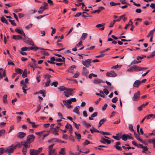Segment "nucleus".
I'll list each match as a JSON object with an SVG mask.
<instances>
[{
  "mask_svg": "<svg viewBox=\"0 0 155 155\" xmlns=\"http://www.w3.org/2000/svg\"><path fill=\"white\" fill-rule=\"evenodd\" d=\"M16 147L17 145L13 146V145H12L9 146L6 149V150H5V153H12L16 148Z\"/></svg>",
  "mask_w": 155,
  "mask_h": 155,
  "instance_id": "f257e3e1",
  "label": "nucleus"
},
{
  "mask_svg": "<svg viewBox=\"0 0 155 155\" xmlns=\"http://www.w3.org/2000/svg\"><path fill=\"white\" fill-rule=\"evenodd\" d=\"M64 93H65V96L68 97H69V95H71L74 93V92L73 89L71 88H67L66 90L64 91Z\"/></svg>",
  "mask_w": 155,
  "mask_h": 155,
  "instance_id": "f03ea898",
  "label": "nucleus"
},
{
  "mask_svg": "<svg viewBox=\"0 0 155 155\" xmlns=\"http://www.w3.org/2000/svg\"><path fill=\"white\" fill-rule=\"evenodd\" d=\"M91 59H88L85 61H82V63L86 67H88L91 66Z\"/></svg>",
  "mask_w": 155,
  "mask_h": 155,
  "instance_id": "7ed1b4c3",
  "label": "nucleus"
},
{
  "mask_svg": "<svg viewBox=\"0 0 155 155\" xmlns=\"http://www.w3.org/2000/svg\"><path fill=\"white\" fill-rule=\"evenodd\" d=\"M63 102L64 105L68 108L71 109L72 107V106L70 105L71 101L69 100H63Z\"/></svg>",
  "mask_w": 155,
  "mask_h": 155,
  "instance_id": "20e7f679",
  "label": "nucleus"
},
{
  "mask_svg": "<svg viewBox=\"0 0 155 155\" xmlns=\"http://www.w3.org/2000/svg\"><path fill=\"white\" fill-rule=\"evenodd\" d=\"M140 93L139 91L134 94L133 97L132 98V100L134 101H137L140 98Z\"/></svg>",
  "mask_w": 155,
  "mask_h": 155,
  "instance_id": "39448f33",
  "label": "nucleus"
},
{
  "mask_svg": "<svg viewBox=\"0 0 155 155\" xmlns=\"http://www.w3.org/2000/svg\"><path fill=\"white\" fill-rule=\"evenodd\" d=\"M35 138V137L33 135H30L27 136L26 140L30 143L34 141Z\"/></svg>",
  "mask_w": 155,
  "mask_h": 155,
  "instance_id": "423d86ee",
  "label": "nucleus"
},
{
  "mask_svg": "<svg viewBox=\"0 0 155 155\" xmlns=\"http://www.w3.org/2000/svg\"><path fill=\"white\" fill-rule=\"evenodd\" d=\"M117 74L114 71L107 72L106 74V75L108 77H115L117 76Z\"/></svg>",
  "mask_w": 155,
  "mask_h": 155,
  "instance_id": "0eeeda50",
  "label": "nucleus"
},
{
  "mask_svg": "<svg viewBox=\"0 0 155 155\" xmlns=\"http://www.w3.org/2000/svg\"><path fill=\"white\" fill-rule=\"evenodd\" d=\"M26 135V134L24 132H18L17 135V137L19 138L22 139Z\"/></svg>",
  "mask_w": 155,
  "mask_h": 155,
  "instance_id": "6e6552de",
  "label": "nucleus"
},
{
  "mask_svg": "<svg viewBox=\"0 0 155 155\" xmlns=\"http://www.w3.org/2000/svg\"><path fill=\"white\" fill-rule=\"evenodd\" d=\"M93 82L94 84H98L101 83H104L105 82L98 78H96L94 79L93 80Z\"/></svg>",
  "mask_w": 155,
  "mask_h": 155,
  "instance_id": "1a4fd4ad",
  "label": "nucleus"
},
{
  "mask_svg": "<svg viewBox=\"0 0 155 155\" xmlns=\"http://www.w3.org/2000/svg\"><path fill=\"white\" fill-rule=\"evenodd\" d=\"M25 39L27 40V42H26L29 45H31L32 46H34V43L33 41L30 38H28L25 37Z\"/></svg>",
  "mask_w": 155,
  "mask_h": 155,
  "instance_id": "9d476101",
  "label": "nucleus"
},
{
  "mask_svg": "<svg viewBox=\"0 0 155 155\" xmlns=\"http://www.w3.org/2000/svg\"><path fill=\"white\" fill-rule=\"evenodd\" d=\"M29 142L27 140L26 141H23L21 142V145L23 146L24 147H30Z\"/></svg>",
  "mask_w": 155,
  "mask_h": 155,
  "instance_id": "9b49d317",
  "label": "nucleus"
},
{
  "mask_svg": "<svg viewBox=\"0 0 155 155\" xmlns=\"http://www.w3.org/2000/svg\"><path fill=\"white\" fill-rule=\"evenodd\" d=\"M3 70V69L2 68H0V79L2 78L3 77H5L6 75L5 70L2 72V74Z\"/></svg>",
  "mask_w": 155,
  "mask_h": 155,
  "instance_id": "f8f14e48",
  "label": "nucleus"
},
{
  "mask_svg": "<svg viewBox=\"0 0 155 155\" xmlns=\"http://www.w3.org/2000/svg\"><path fill=\"white\" fill-rule=\"evenodd\" d=\"M50 131L52 134L55 135H58V130H57L56 129V128H54L53 127L51 128L50 129Z\"/></svg>",
  "mask_w": 155,
  "mask_h": 155,
  "instance_id": "ddd939ff",
  "label": "nucleus"
},
{
  "mask_svg": "<svg viewBox=\"0 0 155 155\" xmlns=\"http://www.w3.org/2000/svg\"><path fill=\"white\" fill-rule=\"evenodd\" d=\"M30 154L31 155H38L37 150L34 149H30Z\"/></svg>",
  "mask_w": 155,
  "mask_h": 155,
  "instance_id": "4468645a",
  "label": "nucleus"
},
{
  "mask_svg": "<svg viewBox=\"0 0 155 155\" xmlns=\"http://www.w3.org/2000/svg\"><path fill=\"white\" fill-rule=\"evenodd\" d=\"M80 109V107L79 106H76L74 108L73 110V111L75 113L79 115L80 114V112H79V110Z\"/></svg>",
  "mask_w": 155,
  "mask_h": 155,
  "instance_id": "2eb2a0df",
  "label": "nucleus"
},
{
  "mask_svg": "<svg viewBox=\"0 0 155 155\" xmlns=\"http://www.w3.org/2000/svg\"><path fill=\"white\" fill-rule=\"evenodd\" d=\"M76 68V66L75 65H72L68 69V71L71 73H73V69L74 68Z\"/></svg>",
  "mask_w": 155,
  "mask_h": 155,
  "instance_id": "dca6fc26",
  "label": "nucleus"
},
{
  "mask_svg": "<svg viewBox=\"0 0 155 155\" xmlns=\"http://www.w3.org/2000/svg\"><path fill=\"white\" fill-rule=\"evenodd\" d=\"M82 74L83 75L86 76L88 74V71L86 68L83 67L82 72Z\"/></svg>",
  "mask_w": 155,
  "mask_h": 155,
  "instance_id": "f3484780",
  "label": "nucleus"
},
{
  "mask_svg": "<svg viewBox=\"0 0 155 155\" xmlns=\"http://www.w3.org/2000/svg\"><path fill=\"white\" fill-rule=\"evenodd\" d=\"M120 144V142H118L116 143L115 145V148L117 150H122V147H121L119 146V145Z\"/></svg>",
  "mask_w": 155,
  "mask_h": 155,
  "instance_id": "a211bd4d",
  "label": "nucleus"
},
{
  "mask_svg": "<svg viewBox=\"0 0 155 155\" xmlns=\"http://www.w3.org/2000/svg\"><path fill=\"white\" fill-rule=\"evenodd\" d=\"M140 83L141 81H140L136 80L134 84V87H137L140 84Z\"/></svg>",
  "mask_w": 155,
  "mask_h": 155,
  "instance_id": "6ab92c4d",
  "label": "nucleus"
},
{
  "mask_svg": "<svg viewBox=\"0 0 155 155\" xmlns=\"http://www.w3.org/2000/svg\"><path fill=\"white\" fill-rule=\"evenodd\" d=\"M133 69L136 71H141L142 68L140 67H139L136 65L133 66Z\"/></svg>",
  "mask_w": 155,
  "mask_h": 155,
  "instance_id": "aec40b11",
  "label": "nucleus"
},
{
  "mask_svg": "<svg viewBox=\"0 0 155 155\" xmlns=\"http://www.w3.org/2000/svg\"><path fill=\"white\" fill-rule=\"evenodd\" d=\"M12 38L15 40H20L22 39V37L19 35H13L12 36Z\"/></svg>",
  "mask_w": 155,
  "mask_h": 155,
  "instance_id": "412c9836",
  "label": "nucleus"
},
{
  "mask_svg": "<svg viewBox=\"0 0 155 155\" xmlns=\"http://www.w3.org/2000/svg\"><path fill=\"white\" fill-rule=\"evenodd\" d=\"M39 48L35 47V46H31L30 47H27L28 50H34L36 51L38 49H39Z\"/></svg>",
  "mask_w": 155,
  "mask_h": 155,
  "instance_id": "4be33fe9",
  "label": "nucleus"
},
{
  "mask_svg": "<svg viewBox=\"0 0 155 155\" xmlns=\"http://www.w3.org/2000/svg\"><path fill=\"white\" fill-rule=\"evenodd\" d=\"M106 121V118H104L101 119L99 123L98 127H101L102 124Z\"/></svg>",
  "mask_w": 155,
  "mask_h": 155,
  "instance_id": "5701e85b",
  "label": "nucleus"
},
{
  "mask_svg": "<svg viewBox=\"0 0 155 155\" xmlns=\"http://www.w3.org/2000/svg\"><path fill=\"white\" fill-rule=\"evenodd\" d=\"M65 153V149L64 148H62L61 149L60 151H59L58 155H64Z\"/></svg>",
  "mask_w": 155,
  "mask_h": 155,
  "instance_id": "b1692460",
  "label": "nucleus"
},
{
  "mask_svg": "<svg viewBox=\"0 0 155 155\" xmlns=\"http://www.w3.org/2000/svg\"><path fill=\"white\" fill-rule=\"evenodd\" d=\"M90 130L91 131V133H93L94 132H98L100 133L101 132V131H99L97 130L94 128L93 127H92V129H90Z\"/></svg>",
  "mask_w": 155,
  "mask_h": 155,
  "instance_id": "393cba45",
  "label": "nucleus"
},
{
  "mask_svg": "<svg viewBox=\"0 0 155 155\" xmlns=\"http://www.w3.org/2000/svg\"><path fill=\"white\" fill-rule=\"evenodd\" d=\"M87 35V33H84L82 34L80 39L82 40H85Z\"/></svg>",
  "mask_w": 155,
  "mask_h": 155,
  "instance_id": "a878e982",
  "label": "nucleus"
},
{
  "mask_svg": "<svg viewBox=\"0 0 155 155\" xmlns=\"http://www.w3.org/2000/svg\"><path fill=\"white\" fill-rule=\"evenodd\" d=\"M100 93H95V94L97 95L100 96L101 97L103 98L105 97L104 94L103 92L102 91H100Z\"/></svg>",
  "mask_w": 155,
  "mask_h": 155,
  "instance_id": "bb28decb",
  "label": "nucleus"
},
{
  "mask_svg": "<svg viewBox=\"0 0 155 155\" xmlns=\"http://www.w3.org/2000/svg\"><path fill=\"white\" fill-rule=\"evenodd\" d=\"M15 31L18 34L21 35H22L23 33V31L22 29H20L18 28H16L15 29Z\"/></svg>",
  "mask_w": 155,
  "mask_h": 155,
  "instance_id": "cd10ccee",
  "label": "nucleus"
},
{
  "mask_svg": "<svg viewBox=\"0 0 155 155\" xmlns=\"http://www.w3.org/2000/svg\"><path fill=\"white\" fill-rule=\"evenodd\" d=\"M66 87H64L63 86H61L59 87L58 89L60 91H64L66 89Z\"/></svg>",
  "mask_w": 155,
  "mask_h": 155,
  "instance_id": "c85d7f7f",
  "label": "nucleus"
},
{
  "mask_svg": "<svg viewBox=\"0 0 155 155\" xmlns=\"http://www.w3.org/2000/svg\"><path fill=\"white\" fill-rule=\"evenodd\" d=\"M15 71L17 74H21L22 72V70L21 69L18 68L15 69Z\"/></svg>",
  "mask_w": 155,
  "mask_h": 155,
  "instance_id": "c756f323",
  "label": "nucleus"
},
{
  "mask_svg": "<svg viewBox=\"0 0 155 155\" xmlns=\"http://www.w3.org/2000/svg\"><path fill=\"white\" fill-rule=\"evenodd\" d=\"M74 133L75 136H76V138L78 140L80 139L81 137L80 134L76 132H75Z\"/></svg>",
  "mask_w": 155,
  "mask_h": 155,
  "instance_id": "7c9ffc66",
  "label": "nucleus"
},
{
  "mask_svg": "<svg viewBox=\"0 0 155 155\" xmlns=\"http://www.w3.org/2000/svg\"><path fill=\"white\" fill-rule=\"evenodd\" d=\"M45 8H41V6L40 7L39 10L38 11V13L39 14H41L46 9Z\"/></svg>",
  "mask_w": 155,
  "mask_h": 155,
  "instance_id": "2f4dec72",
  "label": "nucleus"
},
{
  "mask_svg": "<svg viewBox=\"0 0 155 155\" xmlns=\"http://www.w3.org/2000/svg\"><path fill=\"white\" fill-rule=\"evenodd\" d=\"M48 153L50 154L51 155H52V154H54L55 153H56V152H55V149H53L52 150H48Z\"/></svg>",
  "mask_w": 155,
  "mask_h": 155,
  "instance_id": "473e14b6",
  "label": "nucleus"
},
{
  "mask_svg": "<svg viewBox=\"0 0 155 155\" xmlns=\"http://www.w3.org/2000/svg\"><path fill=\"white\" fill-rule=\"evenodd\" d=\"M46 93V91L44 90H41L39 91V93L42 94L43 97H45V96Z\"/></svg>",
  "mask_w": 155,
  "mask_h": 155,
  "instance_id": "72a5a7b5",
  "label": "nucleus"
},
{
  "mask_svg": "<svg viewBox=\"0 0 155 155\" xmlns=\"http://www.w3.org/2000/svg\"><path fill=\"white\" fill-rule=\"evenodd\" d=\"M27 71L26 69H25L24 70V72L23 73L22 76L23 78L26 77L27 76Z\"/></svg>",
  "mask_w": 155,
  "mask_h": 155,
  "instance_id": "f704fd0d",
  "label": "nucleus"
},
{
  "mask_svg": "<svg viewBox=\"0 0 155 155\" xmlns=\"http://www.w3.org/2000/svg\"><path fill=\"white\" fill-rule=\"evenodd\" d=\"M29 147H23L22 150V152L23 153V154L24 155H25L26 153V152L27 151V149L28 148H29Z\"/></svg>",
  "mask_w": 155,
  "mask_h": 155,
  "instance_id": "c9c22d12",
  "label": "nucleus"
},
{
  "mask_svg": "<svg viewBox=\"0 0 155 155\" xmlns=\"http://www.w3.org/2000/svg\"><path fill=\"white\" fill-rule=\"evenodd\" d=\"M51 141H52V142H60L61 141V140L57 138H52L51 139Z\"/></svg>",
  "mask_w": 155,
  "mask_h": 155,
  "instance_id": "e433bc0d",
  "label": "nucleus"
},
{
  "mask_svg": "<svg viewBox=\"0 0 155 155\" xmlns=\"http://www.w3.org/2000/svg\"><path fill=\"white\" fill-rule=\"evenodd\" d=\"M6 149H5L3 147H1L0 148V155H2L5 152V150Z\"/></svg>",
  "mask_w": 155,
  "mask_h": 155,
  "instance_id": "4c0bfd02",
  "label": "nucleus"
},
{
  "mask_svg": "<svg viewBox=\"0 0 155 155\" xmlns=\"http://www.w3.org/2000/svg\"><path fill=\"white\" fill-rule=\"evenodd\" d=\"M128 138V136L127 135H126L125 134H124L122 136V140H124V141H126L127 138Z\"/></svg>",
  "mask_w": 155,
  "mask_h": 155,
  "instance_id": "58836bf2",
  "label": "nucleus"
},
{
  "mask_svg": "<svg viewBox=\"0 0 155 155\" xmlns=\"http://www.w3.org/2000/svg\"><path fill=\"white\" fill-rule=\"evenodd\" d=\"M110 5L111 6H115V5H120V3H114L113 2H111L110 3Z\"/></svg>",
  "mask_w": 155,
  "mask_h": 155,
  "instance_id": "ea45409f",
  "label": "nucleus"
},
{
  "mask_svg": "<svg viewBox=\"0 0 155 155\" xmlns=\"http://www.w3.org/2000/svg\"><path fill=\"white\" fill-rule=\"evenodd\" d=\"M7 95L5 94L3 97V102L4 103H7Z\"/></svg>",
  "mask_w": 155,
  "mask_h": 155,
  "instance_id": "a19ab883",
  "label": "nucleus"
},
{
  "mask_svg": "<svg viewBox=\"0 0 155 155\" xmlns=\"http://www.w3.org/2000/svg\"><path fill=\"white\" fill-rule=\"evenodd\" d=\"M142 148L143 149L142 152L144 153H146V151L148 150V149L147 146H143V148Z\"/></svg>",
  "mask_w": 155,
  "mask_h": 155,
  "instance_id": "79ce46f5",
  "label": "nucleus"
},
{
  "mask_svg": "<svg viewBox=\"0 0 155 155\" xmlns=\"http://www.w3.org/2000/svg\"><path fill=\"white\" fill-rule=\"evenodd\" d=\"M112 137L115 140H119L121 138L119 136H113Z\"/></svg>",
  "mask_w": 155,
  "mask_h": 155,
  "instance_id": "37998d69",
  "label": "nucleus"
},
{
  "mask_svg": "<svg viewBox=\"0 0 155 155\" xmlns=\"http://www.w3.org/2000/svg\"><path fill=\"white\" fill-rule=\"evenodd\" d=\"M107 139L101 137L100 142L103 144H105L106 143V140Z\"/></svg>",
  "mask_w": 155,
  "mask_h": 155,
  "instance_id": "c03bdc74",
  "label": "nucleus"
},
{
  "mask_svg": "<svg viewBox=\"0 0 155 155\" xmlns=\"http://www.w3.org/2000/svg\"><path fill=\"white\" fill-rule=\"evenodd\" d=\"M146 57V55H143L141 56H138L137 57V60L139 61L143 59L144 58Z\"/></svg>",
  "mask_w": 155,
  "mask_h": 155,
  "instance_id": "a18cd8bd",
  "label": "nucleus"
},
{
  "mask_svg": "<svg viewBox=\"0 0 155 155\" xmlns=\"http://www.w3.org/2000/svg\"><path fill=\"white\" fill-rule=\"evenodd\" d=\"M97 74H95L93 73H91L88 76V78H89L91 79L92 78V77H97Z\"/></svg>",
  "mask_w": 155,
  "mask_h": 155,
  "instance_id": "49530a36",
  "label": "nucleus"
},
{
  "mask_svg": "<svg viewBox=\"0 0 155 155\" xmlns=\"http://www.w3.org/2000/svg\"><path fill=\"white\" fill-rule=\"evenodd\" d=\"M154 52H155V51H154L151 53L150 55L147 56V58H150L153 57L155 55Z\"/></svg>",
  "mask_w": 155,
  "mask_h": 155,
  "instance_id": "de8ad7c7",
  "label": "nucleus"
},
{
  "mask_svg": "<svg viewBox=\"0 0 155 155\" xmlns=\"http://www.w3.org/2000/svg\"><path fill=\"white\" fill-rule=\"evenodd\" d=\"M141 62V61H135L134 60L132 61L130 63L131 65H133L134 64H137Z\"/></svg>",
  "mask_w": 155,
  "mask_h": 155,
  "instance_id": "09e8293b",
  "label": "nucleus"
},
{
  "mask_svg": "<svg viewBox=\"0 0 155 155\" xmlns=\"http://www.w3.org/2000/svg\"><path fill=\"white\" fill-rule=\"evenodd\" d=\"M83 123L84 125H85L87 127H88L91 126L90 124L87 123H86V121L85 120L83 121Z\"/></svg>",
  "mask_w": 155,
  "mask_h": 155,
  "instance_id": "8fccbe9b",
  "label": "nucleus"
},
{
  "mask_svg": "<svg viewBox=\"0 0 155 155\" xmlns=\"http://www.w3.org/2000/svg\"><path fill=\"white\" fill-rule=\"evenodd\" d=\"M65 127L67 129H71L72 127V126L70 124L68 123L65 126Z\"/></svg>",
  "mask_w": 155,
  "mask_h": 155,
  "instance_id": "3c124183",
  "label": "nucleus"
},
{
  "mask_svg": "<svg viewBox=\"0 0 155 155\" xmlns=\"http://www.w3.org/2000/svg\"><path fill=\"white\" fill-rule=\"evenodd\" d=\"M8 65H14V64L9 59H8Z\"/></svg>",
  "mask_w": 155,
  "mask_h": 155,
  "instance_id": "603ef678",
  "label": "nucleus"
},
{
  "mask_svg": "<svg viewBox=\"0 0 155 155\" xmlns=\"http://www.w3.org/2000/svg\"><path fill=\"white\" fill-rule=\"evenodd\" d=\"M9 21L14 26H16L17 25L16 24L14 20H12L9 19Z\"/></svg>",
  "mask_w": 155,
  "mask_h": 155,
  "instance_id": "864d4df0",
  "label": "nucleus"
},
{
  "mask_svg": "<svg viewBox=\"0 0 155 155\" xmlns=\"http://www.w3.org/2000/svg\"><path fill=\"white\" fill-rule=\"evenodd\" d=\"M5 130L4 129L0 130V137L3 135V134L5 133Z\"/></svg>",
  "mask_w": 155,
  "mask_h": 155,
  "instance_id": "5fc2aeb1",
  "label": "nucleus"
},
{
  "mask_svg": "<svg viewBox=\"0 0 155 155\" xmlns=\"http://www.w3.org/2000/svg\"><path fill=\"white\" fill-rule=\"evenodd\" d=\"M80 74V73L78 71H77L74 74L73 77L74 78H77L79 76Z\"/></svg>",
  "mask_w": 155,
  "mask_h": 155,
  "instance_id": "6e6d98bb",
  "label": "nucleus"
},
{
  "mask_svg": "<svg viewBox=\"0 0 155 155\" xmlns=\"http://www.w3.org/2000/svg\"><path fill=\"white\" fill-rule=\"evenodd\" d=\"M58 84V82L57 81H54L51 84V85L52 86H54V87H56L57 86V84Z\"/></svg>",
  "mask_w": 155,
  "mask_h": 155,
  "instance_id": "4d7b16f0",
  "label": "nucleus"
},
{
  "mask_svg": "<svg viewBox=\"0 0 155 155\" xmlns=\"http://www.w3.org/2000/svg\"><path fill=\"white\" fill-rule=\"evenodd\" d=\"M128 127L129 129H130L131 131H132L133 132H135L133 128V125L132 124H129Z\"/></svg>",
  "mask_w": 155,
  "mask_h": 155,
  "instance_id": "13d9d810",
  "label": "nucleus"
},
{
  "mask_svg": "<svg viewBox=\"0 0 155 155\" xmlns=\"http://www.w3.org/2000/svg\"><path fill=\"white\" fill-rule=\"evenodd\" d=\"M41 53L43 55H49V53L46 51H41Z\"/></svg>",
  "mask_w": 155,
  "mask_h": 155,
  "instance_id": "bf43d9fd",
  "label": "nucleus"
},
{
  "mask_svg": "<svg viewBox=\"0 0 155 155\" xmlns=\"http://www.w3.org/2000/svg\"><path fill=\"white\" fill-rule=\"evenodd\" d=\"M32 24H30L26 26L25 27V28L27 29H29L30 28H31L32 26Z\"/></svg>",
  "mask_w": 155,
  "mask_h": 155,
  "instance_id": "052dcab7",
  "label": "nucleus"
},
{
  "mask_svg": "<svg viewBox=\"0 0 155 155\" xmlns=\"http://www.w3.org/2000/svg\"><path fill=\"white\" fill-rule=\"evenodd\" d=\"M43 4L44 5L43 6H41V8H45V9H47V8L46 7L47 6H48V4L46 3V2H44L43 3Z\"/></svg>",
  "mask_w": 155,
  "mask_h": 155,
  "instance_id": "680f3d73",
  "label": "nucleus"
},
{
  "mask_svg": "<svg viewBox=\"0 0 155 155\" xmlns=\"http://www.w3.org/2000/svg\"><path fill=\"white\" fill-rule=\"evenodd\" d=\"M130 23L131 24V28H130V30L131 31H133L134 27L133 25V22H132L131 20H130Z\"/></svg>",
  "mask_w": 155,
  "mask_h": 155,
  "instance_id": "e2e57ef3",
  "label": "nucleus"
},
{
  "mask_svg": "<svg viewBox=\"0 0 155 155\" xmlns=\"http://www.w3.org/2000/svg\"><path fill=\"white\" fill-rule=\"evenodd\" d=\"M117 100H118L117 98L116 97H114V98H113L112 99L111 101L113 103H115L117 101Z\"/></svg>",
  "mask_w": 155,
  "mask_h": 155,
  "instance_id": "0e129e2a",
  "label": "nucleus"
},
{
  "mask_svg": "<svg viewBox=\"0 0 155 155\" xmlns=\"http://www.w3.org/2000/svg\"><path fill=\"white\" fill-rule=\"evenodd\" d=\"M100 133L102 134L103 135H110V133L107 132H104L102 131H101Z\"/></svg>",
  "mask_w": 155,
  "mask_h": 155,
  "instance_id": "69168bd1",
  "label": "nucleus"
},
{
  "mask_svg": "<svg viewBox=\"0 0 155 155\" xmlns=\"http://www.w3.org/2000/svg\"><path fill=\"white\" fill-rule=\"evenodd\" d=\"M155 31V28H154L153 30H151V31H150L149 33L151 35V36H153V34Z\"/></svg>",
  "mask_w": 155,
  "mask_h": 155,
  "instance_id": "338daca9",
  "label": "nucleus"
},
{
  "mask_svg": "<svg viewBox=\"0 0 155 155\" xmlns=\"http://www.w3.org/2000/svg\"><path fill=\"white\" fill-rule=\"evenodd\" d=\"M134 135L135 137L138 140V139L140 138V137L138 136V135L135 132H134Z\"/></svg>",
  "mask_w": 155,
  "mask_h": 155,
  "instance_id": "774afa93",
  "label": "nucleus"
}]
</instances>
